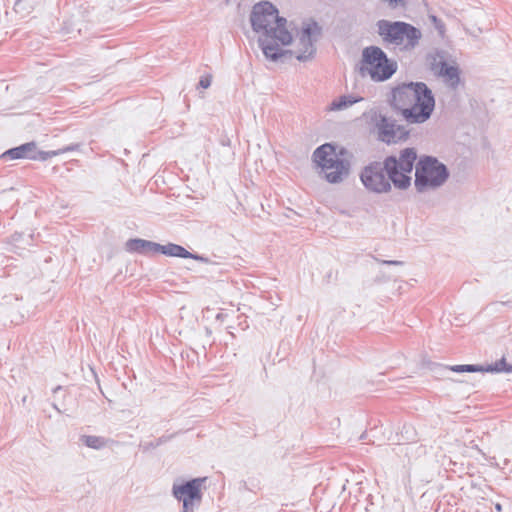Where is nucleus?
I'll list each match as a JSON object with an SVG mask.
<instances>
[{
	"label": "nucleus",
	"mask_w": 512,
	"mask_h": 512,
	"mask_svg": "<svg viewBox=\"0 0 512 512\" xmlns=\"http://www.w3.org/2000/svg\"><path fill=\"white\" fill-rule=\"evenodd\" d=\"M80 146L81 145L79 143H73L58 150L42 151L38 149L37 144L35 143V153H33V160L46 161L54 156L70 151L79 150Z\"/></svg>",
	"instance_id": "nucleus-15"
},
{
	"label": "nucleus",
	"mask_w": 512,
	"mask_h": 512,
	"mask_svg": "<svg viewBox=\"0 0 512 512\" xmlns=\"http://www.w3.org/2000/svg\"><path fill=\"white\" fill-rule=\"evenodd\" d=\"M390 7L397 8L398 6H403L405 4L404 0H386Z\"/></svg>",
	"instance_id": "nucleus-24"
},
{
	"label": "nucleus",
	"mask_w": 512,
	"mask_h": 512,
	"mask_svg": "<svg viewBox=\"0 0 512 512\" xmlns=\"http://www.w3.org/2000/svg\"><path fill=\"white\" fill-rule=\"evenodd\" d=\"M206 479V477H198L180 484H173L172 495L182 502V512H194L195 508L201 504L203 495L201 487Z\"/></svg>",
	"instance_id": "nucleus-8"
},
{
	"label": "nucleus",
	"mask_w": 512,
	"mask_h": 512,
	"mask_svg": "<svg viewBox=\"0 0 512 512\" xmlns=\"http://www.w3.org/2000/svg\"><path fill=\"white\" fill-rule=\"evenodd\" d=\"M376 128L378 140L388 145L406 141L410 135V131L406 126L397 124L396 120L382 114L378 116Z\"/></svg>",
	"instance_id": "nucleus-9"
},
{
	"label": "nucleus",
	"mask_w": 512,
	"mask_h": 512,
	"mask_svg": "<svg viewBox=\"0 0 512 512\" xmlns=\"http://www.w3.org/2000/svg\"><path fill=\"white\" fill-rule=\"evenodd\" d=\"M382 263L385 265H403V262L398 260H384Z\"/></svg>",
	"instance_id": "nucleus-25"
},
{
	"label": "nucleus",
	"mask_w": 512,
	"mask_h": 512,
	"mask_svg": "<svg viewBox=\"0 0 512 512\" xmlns=\"http://www.w3.org/2000/svg\"><path fill=\"white\" fill-rule=\"evenodd\" d=\"M430 57L433 59V61H430L431 70L438 76L443 77L451 88L456 89L460 83L459 68L455 65H449L444 60L437 61V57L435 56Z\"/></svg>",
	"instance_id": "nucleus-11"
},
{
	"label": "nucleus",
	"mask_w": 512,
	"mask_h": 512,
	"mask_svg": "<svg viewBox=\"0 0 512 512\" xmlns=\"http://www.w3.org/2000/svg\"><path fill=\"white\" fill-rule=\"evenodd\" d=\"M33 153H35V142H27L19 146L10 148L0 155V161L29 159L33 160Z\"/></svg>",
	"instance_id": "nucleus-14"
},
{
	"label": "nucleus",
	"mask_w": 512,
	"mask_h": 512,
	"mask_svg": "<svg viewBox=\"0 0 512 512\" xmlns=\"http://www.w3.org/2000/svg\"><path fill=\"white\" fill-rule=\"evenodd\" d=\"M206 332H207V334L211 333V331L208 328L206 329Z\"/></svg>",
	"instance_id": "nucleus-31"
},
{
	"label": "nucleus",
	"mask_w": 512,
	"mask_h": 512,
	"mask_svg": "<svg viewBox=\"0 0 512 512\" xmlns=\"http://www.w3.org/2000/svg\"><path fill=\"white\" fill-rule=\"evenodd\" d=\"M313 160L324 172L326 181L331 184L342 182L350 173V162L338 157L335 148L329 143L315 149Z\"/></svg>",
	"instance_id": "nucleus-7"
},
{
	"label": "nucleus",
	"mask_w": 512,
	"mask_h": 512,
	"mask_svg": "<svg viewBox=\"0 0 512 512\" xmlns=\"http://www.w3.org/2000/svg\"><path fill=\"white\" fill-rule=\"evenodd\" d=\"M205 264L206 268L204 269V272L210 274V280H217L222 275L223 269L221 268L220 263L214 262L209 258V262Z\"/></svg>",
	"instance_id": "nucleus-20"
},
{
	"label": "nucleus",
	"mask_w": 512,
	"mask_h": 512,
	"mask_svg": "<svg viewBox=\"0 0 512 512\" xmlns=\"http://www.w3.org/2000/svg\"><path fill=\"white\" fill-rule=\"evenodd\" d=\"M494 507H495V510L497 512H502L503 511V507H502V505L500 503H496Z\"/></svg>",
	"instance_id": "nucleus-26"
},
{
	"label": "nucleus",
	"mask_w": 512,
	"mask_h": 512,
	"mask_svg": "<svg viewBox=\"0 0 512 512\" xmlns=\"http://www.w3.org/2000/svg\"><path fill=\"white\" fill-rule=\"evenodd\" d=\"M125 250L129 253L141 255L156 254L160 251V244L141 238H132L126 241Z\"/></svg>",
	"instance_id": "nucleus-13"
},
{
	"label": "nucleus",
	"mask_w": 512,
	"mask_h": 512,
	"mask_svg": "<svg viewBox=\"0 0 512 512\" xmlns=\"http://www.w3.org/2000/svg\"><path fill=\"white\" fill-rule=\"evenodd\" d=\"M80 441L89 448L100 450L107 446L109 439L96 435H82Z\"/></svg>",
	"instance_id": "nucleus-17"
},
{
	"label": "nucleus",
	"mask_w": 512,
	"mask_h": 512,
	"mask_svg": "<svg viewBox=\"0 0 512 512\" xmlns=\"http://www.w3.org/2000/svg\"><path fill=\"white\" fill-rule=\"evenodd\" d=\"M60 391H63V388L61 386H57L56 388L53 389L54 394H57Z\"/></svg>",
	"instance_id": "nucleus-28"
},
{
	"label": "nucleus",
	"mask_w": 512,
	"mask_h": 512,
	"mask_svg": "<svg viewBox=\"0 0 512 512\" xmlns=\"http://www.w3.org/2000/svg\"><path fill=\"white\" fill-rule=\"evenodd\" d=\"M53 408L56 409L58 412H61V410L59 409V407L55 403H53Z\"/></svg>",
	"instance_id": "nucleus-29"
},
{
	"label": "nucleus",
	"mask_w": 512,
	"mask_h": 512,
	"mask_svg": "<svg viewBox=\"0 0 512 512\" xmlns=\"http://www.w3.org/2000/svg\"><path fill=\"white\" fill-rule=\"evenodd\" d=\"M397 69V62L390 59L380 47L372 45L362 50L360 71L362 74L366 72L373 81H387Z\"/></svg>",
	"instance_id": "nucleus-6"
},
{
	"label": "nucleus",
	"mask_w": 512,
	"mask_h": 512,
	"mask_svg": "<svg viewBox=\"0 0 512 512\" xmlns=\"http://www.w3.org/2000/svg\"><path fill=\"white\" fill-rule=\"evenodd\" d=\"M414 166V186L418 193L441 187L450 176L447 166L434 156L424 155Z\"/></svg>",
	"instance_id": "nucleus-5"
},
{
	"label": "nucleus",
	"mask_w": 512,
	"mask_h": 512,
	"mask_svg": "<svg viewBox=\"0 0 512 512\" xmlns=\"http://www.w3.org/2000/svg\"><path fill=\"white\" fill-rule=\"evenodd\" d=\"M387 103L409 124L426 122L435 109L434 94L424 82L411 81L396 85L391 89Z\"/></svg>",
	"instance_id": "nucleus-3"
},
{
	"label": "nucleus",
	"mask_w": 512,
	"mask_h": 512,
	"mask_svg": "<svg viewBox=\"0 0 512 512\" xmlns=\"http://www.w3.org/2000/svg\"><path fill=\"white\" fill-rule=\"evenodd\" d=\"M377 33L386 45L399 47L401 51L414 50L422 38L419 28L404 21L379 20L376 23Z\"/></svg>",
	"instance_id": "nucleus-4"
},
{
	"label": "nucleus",
	"mask_w": 512,
	"mask_h": 512,
	"mask_svg": "<svg viewBox=\"0 0 512 512\" xmlns=\"http://www.w3.org/2000/svg\"><path fill=\"white\" fill-rule=\"evenodd\" d=\"M321 34L322 28L316 21H312L311 23L303 26L299 36L300 52L296 56L298 61L305 62L314 57L316 53L314 44L321 36Z\"/></svg>",
	"instance_id": "nucleus-10"
},
{
	"label": "nucleus",
	"mask_w": 512,
	"mask_h": 512,
	"mask_svg": "<svg viewBox=\"0 0 512 512\" xmlns=\"http://www.w3.org/2000/svg\"><path fill=\"white\" fill-rule=\"evenodd\" d=\"M175 436V434H170V435H162L161 437H159L155 442H150L147 444V448H156L162 444H165L167 443L168 441H170L173 437Z\"/></svg>",
	"instance_id": "nucleus-21"
},
{
	"label": "nucleus",
	"mask_w": 512,
	"mask_h": 512,
	"mask_svg": "<svg viewBox=\"0 0 512 512\" xmlns=\"http://www.w3.org/2000/svg\"><path fill=\"white\" fill-rule=\"evenodd\" d=\"M159 253L169 256V257H178V258H184V259H193L202 263H208L209 258L198 254V253H192L189 252L187 249H185L183 246L175 243H167L166 245L160 244V251Z\"/></svg>",
	"instance_id": "nucleus-12"
},
{
	"label": "nucleus",
	"mask_w": 512,
	"mask_h": 512,
	"mask_svg": "<svg viewBox=\"0 0 512 512\" xmlns=\"http://www.w3.org/2000/svg\"><path fill=\"white\" fill-rule=\"evenodd\" d=\"M444 370H450L452 372L456 373H475V372H481L483 370V365H476V364H462V365H453V366H443Z\"/></svg>",
	"instance_id": "nucleus-19"
},
{
	"label": "nucleus",
	"mask_w": 512,
	"mask_h": 512,
	"mask_svg": "<svg viewBox=\"0 0 512 512\" xmlns=\"http://www.w3.org/2000/svg\"><path fill=\"white\" fill-rule=\"evenodd\" d=\"M439 55V52H436V55H434L435 57ZM428 56H432L431 54H429ZM428 59H431L433 61V59L431 57H428Z\"/></svg>",
	"instance_id": "nucleus-30"
},
{
	"label": "nucleus",
	"mask_w": 512,
	"mask_h": 512,
	"mask_svg": "<svg viewBox=\"0 0 512 512\" xmlns=\"http://www.w3.org/2000/svg\"><path fill=\"white\" fill-rule=\"evenodd\" d=\"M21 0H16L15 4L17 5Z\"/></svg>",
	"instance_id": "nucleus-32"
},
{
	"label": "nucleus",
	"mask_w": 512,
	"mask_h": 512,
	"mask_svg": "<svg viewBox=\"0 0 512 512\" xmlns=\"http://www.w3.org/2000/svg\"><path fill=\"white\" fill-rule=\"evenodd\" d=\"M250 22L252 30L259 34L258 46L268 60L276 62L285 54L292 53L279 47V44L290 45L293 37L286 27L287 19L279 15L274 4L269 1L256 3L250 13Z\"/></svg>",
	"instance_id": "nucleus-2"
},
{
	"label": "nucleus",
	"mask_w": 512,
	"mask_h": 512,
	"mask_svg": "<svg viewBox=\"0 0 512 512\" xmlns=\"http://www.w3.org/2000/svg\"><path fill=\"white\" fill-rule=\"evenodd\" d=\"M501 304L512 309V301H503Z\"/></svg>",
	"instance_id": "nucleus-27"
},
{
	"label": "nucleus",
	"mask_w": 512,
	"mask_h": 512,
	"mask_svg": "<svg viewBox=\"0 0 512 512\" xmlns=\"http://www.w3.org/2000/svg\"><path fill=\"white\" fill-rule=\"evenodd\" d=\"M417 160L414 147L402 149L399 155H388L383 161H371L364 166L359 174L360 181L369 192L376 194L389 193L392 186L406 190L411 186V172Z\"/></svg>",
	"instance_id": "nucleus-1"
},
{
	"label": "nucleus",
	"mask_w": 512,
	"mask_h": 512,
	"mask_svg": "<svg viewBox=\"0 0 512 512\" xmlns=\"http://www.w3.org/2000/svg\"><path fill=\"white\" fill-rule=\"evenodd\" d=\"M211 82H212V76L211 75H206V76H202L200 78V81H199V86L203 89H207L210 87L211 85Z\"/></svg>",
	"instance_id": "nucleus-23"
},
{
	"label": "nucleus",
	"mask_w": 512,
	"mask_h": 512,
	"mask_svg": "<svg viewBox=\"0 0 512 512\" xmlns=\"http://www.w3.org/2000/svg\"><path fill=\"white\" fill-rule=\"evenodd\" d=\"M361 97H354L351 95H342L339 98L333 100L329 106V109L331 111H339L343 110L345 108H348L349 106H352L353 104L361 101Z\"/></svg>",
	"instance_id": "nucleus-16"
},
{
	"label": "nucleus",
	"mask_w": 512,
	"mask_h": 512,
	"mask_svg": "<svg viewBox=\"0 0 512 512\" xmlns=\"http://www.w3.org/2000/svg\"><path fill=\"white\" fill-rule=\"evenodd\" d=\"M429 19L433 23L434 27L438 30L439 34L443 36L445 32V25L443 21L435 15H430Z\"/></svg>",
	"instance_id": "nucleus-22"
},
{
	"label": "nucleus",
	"mask_w": 512,
	"mask_h": 512,
	"mask_svg": "<svg viewBox=\"0 0 512 512\" xmlns=\"http://www.w3.org/2000/svg\"><path fill=\"white\" fill-rule=\"evenodd\" d=\"M481 372H490V373H511L512 372V364H509L505 357H502L500 360L496 361L493 364L483 365V370Z\"/></svg>",
	"instance_id": "nucleus-18"
}]
</instances>
